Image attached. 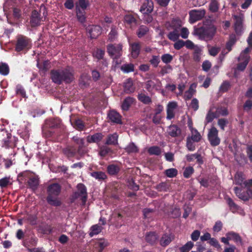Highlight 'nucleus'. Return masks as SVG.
Segmentation results:
<instances>
[{
    "mask_svg": "<svg viewBox=\"0 0 252 252\" xmlns=\"http://www.w3.org/2000/svg\"><path fill=\"white\" fill-rule=\"evenodd\" d=\"M74 71L72 68L67 67L62 70H53L51 72V78L54 82L61 84L63 81L71 82L74 79Z\"/></svg>",
    "mask_w": 252,
    "mask_h": 252,
    "instance_id": "obj_1",
    "label": "nucleus"
},
{
    "mask_svg": "<svg viewBox=\"0 0 252 252\" xmlns=\"http://www.w3.org/2000/svg\"><path fill=\"white\" fill-rule=\"evenodd\" d=\"M247 42L249 47H247L242 52L238 58L239 63L237 66V69L241 71H243L245 69L250 60L249 53L252 49V32L250 33Z\"/></svg>",
    "mask_w": 252,
    "mask_h": 252,
    "instance_id": "obj_2",
    "label": "nucleus"
},
{
    "mask_svg": "<svg viewBox=\"0 0 252 252\" xmlns=\"http://www.w3.org/2000/svg\"><path fill=\"white\" fill-rule=\"evenodd\" d=\"M31 47V41L26 36L19 35L17 38L16 50L20 52L23 50H28Z\"/></svg>",
    "mask_w": 252,
    "mask_h": 252,
    "instance_id": "obj_3",
    "label": "nucleus"
},
{
    "mask_svg": "<svg viewBox=\"0 0 252 252\" xmlns=\"http://www.w3.org/2000/svg\"><path fill=\"white\" fill-rule=\"evenodd\" d=\"M234 191L236 196L244 201H249L250 199L252 200V189L250 188L244 190L242 188L235 187Z\"/></svg>",
    "mask_w": 252,
    "mask_h": 252,
    "instance_id": "obj_4",
    "label": "nucleus"
},
{
    "mask_svg": "<svg viewBox=\"0 0 252 252\" xmlns=\"http://www.w3.org/2000/svg\"><path fill=\"white\" fill-rule=\"evenodd\" d=\"M232 17L234 19V27L236 33L240 35L244 31L243 21L244 15L240 13L238 15L233 14Z\"/></svg>",
    "mask_w": 252,
    "mask_h": 252,
    "instance_id": "obj_5",
    "label": "nucleus"
},
{
    "mask_svg": "<svg viewBox=\"0 0 252 252\" xmlns=\"http://www.w3.org/2000/svg\"><path fill=\"white\" fill-rule=\"evenodd\" d=\"M153 9V3L151 0H147L146 3H144L140 8V11L144 14H145L144 16V20L148 23H151L153 20L152 17L148 14V13L152 12Z\"/></svg>",
    "mask_w": 252,
    "mask_h": 252,
    "instance_id": "obj_6",
    "label": "nucleus"
},
{
    "mask_svg": "<svg viewBox=\"0 0 252 252\" xmlns=\"http://www.w3.org/2000/svg\"><path fill=\"white\" fill-rule=\"evenodd\" d=\"M123 46L121 44H109L107 52L112 58H120L122 56Z\"/></svg>",
    "mask_w": 252,
    "mask_h": 252,
    "instance_id": "obj_7",
    "label": "nucleus"
},
{
    "mask_svg": "<svg viewBox=\"0 0 252 252\" xmlns=\"http://www.w3.org/2000/svg\"><path fill=\"white\" fill-rule=\"evenodd\" d=\"M208 138L212 146H216L220 144V139L218 136V130L215 127L212 126L209 129Z\"/></svg>",
    "mask_w": 252,
    "mask_h": 252,
    "instance_id": "obj_8",
    "label": "nucleus"
},
{
    "mask_svg": "<svg viewBox=\"0 0 252 252\" xmlns=\"http://www.w3.org/2000/svg\"><path fill=\"white\" fill-rule=\"evenodd\" d=\"M206 11L203 9L192 10L189 13V22L191 24L202 19L205 16Z\"/></svg>",
    "mask_w": 252,
    "mask_h": 252,
    "instance_id": "obj_9",
    "label": "nucleus"
},
{
    "mask_svg": "<svg viewBox=\"0 0 252 252\" xmlns=\"http://www.w3.org/2000/svg\"><path fill=\"white\" fill-rule=\"evenodd\" d=\"M161 87V83L160 81L156 78L149 80L146 83V88L149 91H152L153 89L160 90Z\"/></svg>",
    "mask_w": 252,
    "mask_h": 252,
    "instance_id": "obj_10",
    "label": "nucleus"
},
{
    "mask_svg": "<svg viewBox=\"0 0 252 252\" xmlns=\"http://www.w3.org/2000/svg\"><path fill=\"white\" fill-rule=\"evenodd\" d=\"M178 105L175 101L169 102L167 105V120H171L175 116V111L177 108Z\"/></svg>",
    "mask_w": 252,
    "mask_h": 252,
    "instance_id": "obj_11",
    "label": "nucleus"
},
{
    "mask_svg": "<svg viewBox=\"0 0 252 252\" xmlns=\"http://www.w3.org/2000/svg\"><path fill=\"white\" fill-rule=\"evenodd\" d=\"M87 31L91 38H96L101 33V29L99 26H89L87 28Z\"/></svg>",
    "mask_w": 252,
    "mask_h": 252,
    "instance_id": "obj_12",
    "label": "nucleus"
},
{
    "mask_svg": "<svg viewBox=\"0 0 252 252\" xmlns=\"http://www.w3.org/2000/svg\"><path fill=\"white\" fill-rule=\"evenodd\" d=\"M61 191V186L57 183H54L49 185L47 188L48 195L58 196Z\"/></svg>",
    "mask_w": 252,
    "mask_h": 252,
    "instance_id": "obj_13",
    "label": "nucleus"
},
{
    "mask_svg": "<svg viewBox=\"0 0 252 252\" xmlns=\"http://www.w3.org/2000/svg\"><path fill=\"white\" fill-rule=\"evenodd\" d=\"M77 192L78 196L82 197V202L85 203L87 199V189L86 187L82 184H79L77 185Z\"/></svg>",
    "mask_w": 252,
    "mask_h": 252,
    "instance_id": "obj_14",
    "label": "nucleus"
},
{
    "mask_svg": "<svg viewBox=\"0 0 252 252\" xmlns=\"http://www.w3.org/2000/svg\"><path fill=\"white\" fill-rule=\"evenodd\" d=\"M130 46V51L131 53V56L133 58H137L140 53V45L139 43H133L132 44H130L129 43Z\"/></svg>",
    "mask_w": 252,
    "mask_h": 252,
    "instance_id": "obj_15",
    "label": "nucleus"
},
{
    "mask_svg": "<svg viewBox=\"0 0 252 252\" xmlns=\"http://www.w3.org/2000/svg\"><path fill=\"white\" fill-rule=\"evenodd\" d=\"M226 199L230 210L233 213H239L240 211L243 212L241 207L238 206L231 198L228 197Z\"/></svg>",
    "mask_w": 252,
    "mask_h": 252,
    "instance_id": "obj_16",
    "label": "nucleus"
},
{
    "mask_svg": "<svg viewBox=\"0 0 252 252\" xmlns=\"http://www.w3.org/2000/svg\"><path fill=\"white\" fill-rule=\"evenodd\" d=\"M109 120L115 123L120 124L121 123V117L120 114L115 111H111L108 115Z\"/></svg>",
    "mask_w": 252,
    "mask_h": 252,
    "instance_id": "obj_17",
    "label": "nucleus"
},
{
    "mask_svg": "<svg viewBox=\"0 0 252 252\" xmlns=\"http://www.w3.org/2000/svg\"><path fill=\"white\" fill-rule=\"evenodd\" d=\"M30 22L32 27H36L40 24V18L37 11L34 10L32 11Z\"/></svg>",
    "mask_w": 252,
    "mask_h": 252,
    "instance_id": "obj_18",
    "label": "nucleus"
},
{
    "mask_svg": "<svg viewBox=\"0 0 252 252\" xmlns=\"http://www.w3.org/2000/svg\"><path fill=\"white\" fill-rule=\"evenodd\" d=\"M47 201L49 204L54 206H59L61 204V201L58 197V196L48 195Z\"/></svg>",
    "mask_w": 252,
    "mask_h": 252,
    "instance_id": "obj_19",
    "label": "nucleus"
},
{
    "mask_svg": "<svg viewBox=\"0 0 252 252\" xmlns=\"http://www.w3.org/2000/svg\"><path fill=\"white\" fill-rule=\"evenodd\" d=\"M246 177L242 172H237L234 176V184L242 186L244 184V182Z\"/></svg>",
    "mask_w": 252,
    "mask_h": 252,
    "instance_id": "obj_20",
    "label": "nucleus"
},
{
    "mask_svg": "<svg viewBox=\"0 0 252 252\" xmlns=\"http://www.w3.org/2000/svg\"><path fill=\"white\" fill-rule=\"evenodd\" d=\"M124 90L126 93L134 92L135 88L133 86L132 81L131 79H128L124 83Z\"/></svg>",
    "mask_w": 252,
    "mask_h": 252,
    "instance_id": "obj_21",
    "label": "nucleus"
},
{
    "mask_svg": "<svg viewBox=\"0 0 252 252\" xmlns=\"http://www.w3.org/2000/svg\"><path fill=\"white\" fill-rule=\"evenodd\" d=\"M108 242L104 239H100L95 242L94 247L98 252H102L103 250L108 246Z\"/></svg>",
    "mask_w": 252,
    "mask_h": 252,
    "instance_id": "obj_22",
    "label": "nucleus"
},
{
    "mask_svg": "<svg viewBox=\"0 0 252 252\" xmlns=\"http://www.w3.org/2000/svg\"><path fill=\"white\" fill-rule=\"evenodd\" d=\"M226 236H228L229 240H233L236 243H242V239L238 233L231 231L227 233Z\"/></svg>",
    "mask_w": 252,
    "mask_h": 252,
    "instance_id": "obj_23",
    "label": "nucleus"
},
{
    "mask_svg": "<svg viewBox=\"0 0 252 252\" xmlns=\"http://www.w3.org/2000/svg\"><path fill=\"white\" fill-rule=\"evenodd\" d=\"M102 138V135L100 133H95L92 136H88L87 140L89 143H97Z\"/></svg>",
    "mask_w": 252,
    "mask_h": 252,
    "instance_id": "obj_24",
    "label": "nucleus"
},
{
    "mask_svg": "<svg viewBox=\"0 0 252 252\" xmlns=\"http://www.w3.org/2000/svg\"><path fill=\"white\" fill-rule=\"evenodd\" d=\"M236 42V36L234 34H232L229 37V39L226 43V48L227 50V52L225 53L227 54L232 50V47L234 45Z\"/></svg>",
    "mask_w": 252,
    "mask_h": 252,
    "instance_id": "obj_25",
    "label": "nucleus"
},
{
    "mask_svg": "<svg viewBox=\"0 0 252 252\" xmlns=\"http://www.w3.org/2000/svg\"><path fill=\"white\" fill-rule=\"evenodd\" d=\"M190 131L191 135L187 138H190V140H192L194 142H199L201 138V136L197 130L194 129L190 130Z\"/></svg>",
    "mask_w": 252,
    "mask_h": 252,
    "instance_id": "obj_26",
    "label": "nucleus"
},
{
    "mask_svg": "<svg viewBox=\"0 0 252 252\" xmlns=\"http://www.w3.org/2000/svg\"><path fill=\"white\" fill-rule=\"evenodd\" d=\"M102 227L99 224L93 225L90 228L89 235L93 237L94 235L99 234L102 230Z\"/></svg>",
    "mask_w": 252,
    "mask_h": 252,
    "instance_id": "obj_27",
    "label": "nucleus"
},
{
    "mask_svg": "<svg viewBox=\"0 0 252 252\" xmlns=\"http://www.w3.org/2000/svg\"><path fill=\"white\" fill-rule=\"evenodd\" d=\"M125 23L130 26H135L136 25V20L135 18L131 15H126L124 17Z\"/></svg>",
    "mask_w": 252,
    "mask_h": 252,
    "instance_id": "obj_28",
    "label": "nucleus"
},
{
    "mask_svg": "<svg viewBox=\"0 0 252 252\" xmlns=\"http://www.w3.org/2000/svg\"><path fill=\"white\" fill-rule=\"evenodd\" d=\"M196 87V85L195 84H192L190 86L189 90L185 92V97L186 98V99H189L192 96V95L195 93Z\"/></svg>",
    "mask_w": 252,
    "mask_h": 252,
    "instance_id": "obj_29",
    "label": "nucleus"
},
{
    "mask_svg": "<svg viewBox=\"0 0 252 252\" xmlns=\"http://www.w3.org/2000/svg\"><path fill=\"white\" fill-rule=\"evenodd\" d=\"M172 239L173 237L171 235L164 234L160 239V245L162 246H166L171 242Z\"/></svg>",
    "mask_w": 252,
    "mask_h": 252,
    "instance_id": "obj_30",
    "label": "nucleus"
},
{
    "mask_svg": "<svg viewBox=\"0 0 252 252\" xmlns=\"http://www.w3.org/2000/svg\"><path fill=\"white\" fill-rule=\"evenodd\" d=\"M134 99L131 97H126L122 105V108L123 110L127 111L129 106L133 102Z\"/></svg>",
    "mask_w": 252,
    "mask_h": 252,
    "instance_id": "obj_31",
    "label": "nucleus"
},
{
    "mask_svg": "<svg viewBox=\"0 0 252 252\" xmlns=\"http://www.w3.org/2000/svg\"><path fill=\"white\" fill-rule=\"evenodd\" d=\"M168 38L173 41H177L179 37H180V33L178 29H175L173 31L170 32L168 35H167Z\"/></svg>",
    "mask_w": 252,
    "mask_h": 252,
    "instance_id": "obj_32",
    "label": "nucleus"
},
{
    "mask_svg": "<svg viewBox=\"0 0 252 252\" xmlns=\"http://www.w3.org/2000/svg\"><path fill=\"white\" fill-rule=\"evenodd\" d=\"M121 70L126 73H128L134 71V65L131 63H125L121 67Z\"/></svg>",
    "mask_w": 252,
    "mask_h": 252,
    "instance_id": "obj_33",
    "label": "nucleus"
},
{
    "mask_svg": "<svg viewBox=\"0 0 252 252\" xmlns=\"http://www.w3.org/2000/svg\"><path fill=\"white\" fill-rule=\"evenodd\" d=\"M168 133L172 137L177 136L180 133L179 129L175 125L170 126L168 128Z\"/></svg>",
    "mask_w": 252,
    "mask_h": 252,
    "instance_id": "obj_34",
    "label": "nucleus"
},
{
    "mask_svg": "<svg viewBox=\"0 0 252 252\" xmlns=\"http://www.w3.org/2000/svg\"><path fill=\"white\" fill-rule=\"evenodd\" d=\"M118 135L117 133H115L113 134L110 135L106 142L107 144L115 145L118 143Z\"/></svg>",
    "mask_w": 252,
    "mask_h": 252,
    "instance_id": "obj_35",
    "label": "nucleus"
},
{
    "mask_svg": "<svg viewBox=\"0 0 252 252\" xmlns=\"http://www.w3.org/2000/svg\"><path fill=\"white\" fill-rule=\"evenodd\" d=\"M158 239V237L155 233L150 232L146 236V240L147 242L151 244L155 243Z\"/></svg>",
    "mask_w": 252,
    "mask_h": 252,
    "instance_id": "obj_36",
    "label": "nucleus"
},
{
    "mask_svg": "<svg viewBox=\"0 0 252 252\" xmlns=\"http://www.w3.org/2000/svg\"><path fill=\"white\" fill-rule=\"evenodd\" d=\"M28 183L31 188L33 189H36L39 184L38 177L37 176H33L30 178Z\"/></svg>",
    "mask_w": 252,
    "mask_h": 252,
    "instance_id": "obj_37",
    "label": "nucleus"
},
{
    "mask_svg": "<svg viewBox=\"0 0 252 252\" xmlns=\"http://www.w3.org/2000/svg\"><path fill=\"white\" fill-rule=\"evenodd\" d=\"M91 175L95 179L98 180H103L106 178V175L105 173L101 171L92 172Z\"/></svg>",
    "mask_w": 252,
    "mask_h": 252,
    "instance_id": "obj_38",
    "label": "nucleus"
},
{
    "mask_svg": "<svg viewBox=\"0 0 252 252\" xmlns=\"http://www.w3.org/2000/svg\"><path fill=\"white\" fill-rule=\"evenodd\" d=\"M88 2L86 0H78V1L76 4V10H85L88 5Z\"/></svg>",
    "mask_w": 252,
    "mask_h": 252,
    "instance_id": "obj_39",
    "label": "nucleus"
},
{
    "mask_svg": "<svg viewBox=\"0 0 252 252\" xmlns=\"http://www.w3.org/2000/svg\"><path fill=\"white\" fill-rule=\"evenodd\" d=\"M193 58L196 61H199L200 59L202 48L201 47L197 46L194 47Z\"/></svg>",
    "mask_w": 252,
    "mask_h": 252,
    "instance_id": "obj_40",
    "label": "nucleus"
},
{
    "mask_svg": "<svg viewBox=\"0 0 252 252\" xmlns=\"http://www.w3.org/2000/svg\"><path fill=\"white\" fill-rule=\"evenodd\" d=\"M126 152L128 153H136L138 151V147L134 144V143H129L125 148Z\"/></svg>",
    "mask_w": 252,
    "mask_h": 252,
    "instance_id": "obj_41",
    "label": "nucleus"
},
{
    "mask_svg": "<svg viewBox=\"0 0 252 252\" xmlns=\"http://www.w3.org/2000/svg\"><path fill=\"white\" fill-rule=\"evenodd\" d=\"M85 10H76L77 17L79 22L84 23L86 20L85 16Z\"/></svg>",
    "mask_w": 252,
    "mask_h": 252,
    "instance_id": "obj_42",
    "label": "nucleus"
},
{
    "mask_svg": "<svg viewBox=\"0 0 252 252\" xmlns=\"http://www.w3.org/2000/svg\"><path fill=\"white\" fill-rule=\"evenodd\" d=\"M209 9L213 12H217L219 9V4L217 0H211L209 5Z\"/></svg>",
    "mask_w": 252,
    "mask_h": 252,
    "instance_id": "obj_43",
    "label": "nucleus"
},
{
    "mask_svg": "<svg viewBox=\"0 0 252 252\" xmlns=\"http://www.w3.org/2000/svg\"><path fill=\"white\" fill-rule=\"evenodd\" d=\"M194 244L191 241L188 242L185 245L181 248V252H188L193 247Z\"/></svg>",
    "mask_w": 252,
    "mask_h": 252,
    "instance_id": "obj_44",
    "label": "nucleus"
},
{
    "mask_svg": "<svg viewBox=\"0 0 252 252\" xmlns=\"http://www.w3.org/2000/svg\"><path fill=\"white\" fill-rule=\"evenodd\" d=\"M138 99L140 101L145 104H149L151 102V98L144 94L138 95Z\"/></svg>",
    "mask_w": 252,
    "mask_h": 252,
    "instance_id": "obj_45",
    "label": "nucleus"
},
{
    "mask_svg": "<svg viewBox=\"0 0 252 252\" xmlns=\"http://www.w3.org/2000/svg\"><path fill=\"white\" fill-rule=\"evenodd\" d=\"M150 155L158 156L161 153L160 149L157 146H153L148 149V150Z\"/></svg>",
    "mask_w": 252,
    "mask_h": 252,
    "instance_id": "obj_46",
    "label": "nucleus"
},
{
    "mask_svg": "<svg viewBox=\"0 0 252 252\" xmlns=\"http://www.w3.org/2000/svg\"><path fill=\"white\" fill-rule=\"evenodd\" d=\"M9 73V67L6 63L0 64V73L3 75H6Z\"/></svg>",
    "mask_w": 252,
    "mask_h": 252,
    "instance_id": "obj_47",
    "label": "nucleus"
},
{
    "mask_svg": "<svg viewBox=\"0 0 252 252\" xmlns=\"http://www.w3.org/2000/svg\"><path fill=\"white\" fill-rule=\"evenodd\" d=\"M165 173L168 177L173 178L177 175L178 171L175 168H170L166 170Z\"/></svg>",
    "mask_w": 252,
    "mask_h": 252,
    "instance_id": "obj_48",
    "label": "nucleus"
},
{
    "mask_svg": "<svg viewBox=\"0 0 252 252\" xmlns=\"http://www.w3.org/2000/svg\"><path fill=\"white\" fill-rule=\"evenodd\" d=\"M148 31V28L144 26H141L137 32V35L139 37L143 36Z\"/></svg>",
    "mask_w": 252,
    "mask_h": 252,
    "instance_id": "obj_49",
    "label": "nucleus"
},
{
    "mask_svg": "<svg viewBox=\"0 0 252 252\" xmlns=\"http://www.w3.org/2000/svg\"><path fill=\"white\" fill-rule=\"evenodd\" d=\"M161 59L164 63H168L173 60V56L169 54H165L161 56Z\"/></svg>",
    "mask_w": 252,
    "mask_h": 252,
    "instance_id": "obj_50",
    "label": "nucleus"
},
{
    "mask_svg": "<svg viewBox=\"0 0 252 252\" xmlns=\"http://www.w3.org/2000/svg\"><path fill=\"white\" fill-rule=\"evenodd\" d=\"M107 170L111 175H114L119 171V167L114 165H110L108 166Z\"/></svg>",
    "mask_w": 252,
    "mask_h": 252,
    "instance_id": "obj_51",
    "label": "nucleus"
},
{
    "mask_svg": "<svg viewBox=\"0 0 252 252\" xmlns=\"http://www.w3.org/2000/svg\"><path fill=\"white\" fill-rule=\"evenodd\" d=\"M230 87V84L228 81H224L220 87V91L221 92H225L228 90Z\"/></svg>",
    "mask_w": 252,
    "mask_h": 252,
    "instance_id": "obj_52",
    "label": "nucleus"
},
{
    "mask_svg": "<svg viewBox=\"0 0 252 252\" xmlns=\"http://www.w3.org/2000/svg\"><path fill=\"white\" fill-rule=\"evenodd\" d=\"M15 0H7L3 5V10L4 11H7L10 7L12 8Z\"/></svg>",
    "mask_w": 252,
    "mask_h": 252,
    "instance_id": "obj_53",
    "label": "nucleus"
},
{
    "mask_svg": "<svg viewBox=\"0 0 252 252\" xmlns=\"http://www.w3.org/2000/svg\"><path fill=\"white\" fill-rule=\"evenodd\" d=\"M193 172L194 169L193 167L191 166L188 167L185 169L183 173L184 176L186 178H188L193 173Z\"/></svg>",
    "mask_w": 252,
    "mask_h": 252,
    "instance_id": "obj_54",
    "label": "nucleus"
},
{
    "mask_svg": "<svg viewBox=\"0 0 252 252\" xmlns=\"http://www.w3.org/2000/svg\"><path fill=\"white\" fill-rule=\"evenodd\" d=\"M194 142L190 140V138L187 139V147L189 151H193L195 150V147Z\"/></svg>",
    "mask_w": 252,
    "mask_h": 252,
    "instance_id": "obj_55",
    "label": "nucleus"
},
{
    "mask_svg": "<svg viewBox=\"0 0 252 252\" xmlns=\"http://www.w3.org/2000/svg\"><path fill=\"white\" fill-rule=\"evenodd\" d=\"M217 116L215 113L212 112L211 111H209L206 117V123H209L211 122Z\"/></svg>",
    "mask_w": 252,
    "mask_h": 252,
    "instance_id": "obj_56",
    "label": "nucleus"
},
{
    "mask_svg": "<svg viewBox=\"0 0 252 252\" xmlns=\"http://www.w3.org/2000/svg\"><path fill=\"white\" fill-rule=\"evenodd\" d=\"M246 152L250 161L252 162V144L247 146Z\"/></svg>",
    "mask_w": 252,
    "mask_h": 252,
    "instance_id": "obj_57",
    "label": "nucleus"
},
{
    "mask_svg": "<svg viewBox=\"0 0 252 252\" xmlns=\"http://www.w3.org/2000/svg\"><path fill=\"white\" fill-rule=\"evenodd\" d=\"M10 183V178L4 177L0 180V187L1 188H5Z\"/></svg>",
    "mask_w": 252,
    "mask_h": 252,
    "instance_id": "obj_58",
    "label": "nucleus"
},
{
    "mask_svg": "<svg viewBox=\"0 0 252 252\" xmlns=\"http://www.w3.org/2000/svg\"><path fill=\"white\" fill-rule=\"evenodd\" d=\"M190 107L194 110L196 111L199 107L198 100L196 98H193L190 104Z\"/></svg>",
    "mask_w": 252,
    "mask_h": 252,
    "instance_id": "obj_59",
    "label": "nucleus"
},
{
    "mask_svg": "<svg viewBox=\"0 0 252 252\" xmlns=\"http://www.w3.org/2000/svg\"><path fill=\"white\" fill-rule=\"evenodd\" d=\"M104 55V51L101 49H97L94 53V56L98 59H102Z\"/></svg>",
    "mask_w": 252,
    "mask_h": 252,
    "instance_id": "obj_60",
    "label": "nucleus"
},
{
    "mask_svg": "<svg viewBox=\"0 0 252 252\" xmlns=\"http://www.w3.org/2000/svg\"><path fill=\"white\" fill-rule=\"evenodd\" d=\"M227 123V120L225 119H220L218 121V124L222 130L224 129V127Z\"/></svg>",
    "mask_w": 252,
    "mask_h": 252,
    "instance_id": "obj_61",
    "label": "nucleus"
},
{
    "mask_svg": "<svg viewBox=\"0 0 252 252\" xmlns=\"http://www.w3.org/2000/svg\"><path fill=\"white\" fill-rule=\"evenodd\" d=\"M73 141L77 144L80 147H82L84 145V140L83 138H80L77 136L72 138Z\"/></svg>",
    "mask_w": 252,
    "mask_h": 252,
    "instance_id": "obj_62",
    "label": "nucleus"
},
{
    "mask_svg": "<svg viewBox=\"0 0 252 252\" xmlns=\"http://www.w3.org/2000/svg\"><path fill=\"white\" fill-rule=\"evenodd\" d=\"M185 41L182 40H177L174 44V47L176 50H179L185 46Z\"/></svg>",
    "mask_w": 252,
    "mask_h": 252,
    "instance_id": "obj_63",
    "label": "nucleus"
},
{
    "mask_svg": "<svg viewBox=\"0 0 252 252\" xmlns=\"http://www.w3.org/2000/svg\"><path fill=\"white\" fill-rule=\"evenodd\" d=\"M150 62L154 67H157L160 62L159 57L156 56H153L152 59Z\"/></svg>",
    "mask_w": 252,
    "mask_h": 252,
    "instance_id": "obj_64",
    "label": "nucleus"
}]
</instances>
